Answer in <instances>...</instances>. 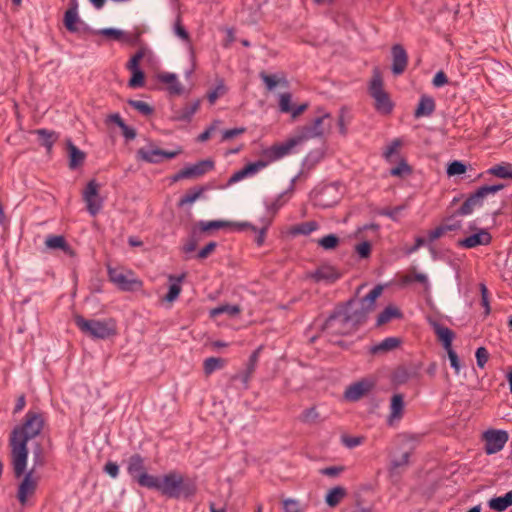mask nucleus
<instances>
[{
    "mask_svg": "<svg viewBox=\"0 0 512 512\" xmlns=\"http://www.w3.org/2000/svg\"><path fill=\"white\" fill-rule=\"evenodd\" d=\"M46 423L44 413L36 410H29L21 425L13 428L9 445L11 448V460L14 475L16 478L22 477L26 470L29 440L34 439L42 432Z\"/></svg>",
    "mask_w": 512,
    "mask_h": 512,
    "instance_id": "obj_1",
    "label": "nucleus"
},
{
    "mask_svg": "<svg viewBox=\"0 0 512 512\" xmlns=\"http://www.w3.org/2000/svg\"><path fill=\"white\" fill-rule=\"evenodd\" d=\"M356 300L349 299L335 306L332 313L321 326L322 331L329 335L347 336L358 330L367 320L366 309H354Z\"/></svg>",
    "mask_w": 512,
    "mask_h": 512,
    "instance_id": "obj_2",
    "label": "nucleus"
},
{
    "mask_svg": "<svg viewBox=\"0 0 512 512\" xmlns=\"http://www.w3.org/2000/svg\"><path fill=\"white\" fill-rule=\"evenodd\" d=\"M150 489L159 491L163 496L172 499L189 498L196 493V485L191 479L172 471L162 478L155 477L150 482Z\"/></svg>",
    "mask_w": 512,
    "mask_h": 512,
    "instance_id": "obj_3",
    "label": "nucleus"
},
{
    "mask_svg": "<svg viewBox=\"0 0 512 512\" xmlns=\"http://www.w3.org/2000/svg\"><path fill=\"white\" fill-rule=\"evenodd\" d=\"M75 324L80 331L93 339H108L117 334V326L114 319L88 320L81 315L74 317Z\"/></svg>",
    "mask_w": 512,
    "mask_h": 512,
    "instance_id": "obj_4",
    "label": "nucleus"
},
{
    "mask_svg": "<svg viewBox=\"0 0 512 512\" xmlns=\"http://www.w3.org/2000/svg\"><path fill=\"white\" fill-rule=\"evenodd\" d=\"M369 95L374 99L375 109L385 115L392 112L394 104L390 99L388 92L384 89L382 73L378 67L372 70V77L368 85Z\"/></svg>",
    "mask_w": 512,
    "mask_h": 512,
    "instance_id": "obj_5",
    "label": "nucleus"
},
{
    "mask_svg": "<svg viewBox=\"0 0 512 512\" xmlns=\"http://www.w3.org/2000/svg\"><path fill=\"white\" fill-rule=\"evenodd\" d=\"M505 187L504 184L486 185L476 190L475 193L471 194L460 206V208L454 212L451 217L454 216H467L474 212L476 208L482 207L485 198L488 195L495 194Z\"/></svg>",
    "mask_w": 512,
    "mask_h": 512,
    "instance_id": "obj_6",
    "label": "nucleus"
},
{
    "mask_svg": "<svg viewBox=\"0 0 512 512\" xmlns=\"http://www.w3.org/2000/svg\"><path fill=\"white\" fill-rule=\"evenodd\" d=\"M340 185L337 183L316 187L310 193V199L314 206L326 209L336 205L341 199Z\"/></svg>",
    "mask_w": 512,
    "mask_h": 512,
    "instance_id": "obj_7",
    "label": "nucleus"
},
{
    "mask_svg": "<svg viewBox=\"0 0 512 512\" xmlns=\"http://www.w3.org/2000/svg\"><path fill=\"white\" fill-rule=\"evenodd\" d=\"M127 472L139 486L150 489V482L154 481L156 476L150 475L146 471L144 458L135 453L127 460Z\"/></svg>",
    "mask_w": 512,
    "mask_h": 512,
    "instance_id": "obj_8",
    "label": "nucleus"
},
{
    "mask_svg": "<svg viewBox=\"0 0 512 512\" xmlns=\"http://www.w3.org/2000/svg\"><path fill=\"white\" fill-rule=\"evenodd\" d=\"M109 280L122 291H135L142 287V282L134 277L130 270L108 266Z\"/></svg>",
    "mask_w": 512,
    "mask_h": 512,
    "instance_id": "obj_9",
    "label": "nucleus"
},
{
    "mask_svg": "<svg viewBox=\"0 0 512 512\" xmlns=\"http://www.w3.org/2000/svg\"><path fill=\"white\" fill-rule=\"evenodd\" d=\"M181 153V147L175 151H165L156 147L153 143H149L148 148H140L137 150L136 158L147 163L158 164L164 159H173Z\"/></svg>",
    "mask_w": 512,
    "mask_h": 512,
    "instance_id": "obj_10",
    "label": "nucleus"
},
{
    "mask_svg": "<svg viewBox=\"0 0 512 512\" xmlns=\"http://www.w3.org/2000/svg\"><path fill=\"white\" fill-rule=\"evenodd\" d=\"M303 144L298 133L284 142L277 143L263 151V157L268 159L269 162L277 161L287 155H289L293 148Z\"/></svg>",
    "mask_w": 512,
    "mask_h": 512,
    "instance_id": "obj_11",
    "label": "nucleus"
},
{
    "mask_svg": "<svg viewBox=\"0 0 512 512\" xmlns=\"http://www.w3.org/2000/svg\"><path fill=\"white\" fill-rule=\"evenodd\" d=\"M331 119V114L329 112H325L315 118L310 124H306L302 126L298 130V135L301 140L304 142L313 139V138H321L325 134V120Z\"/></svg>",
    "mask_w": 512,
    "mask_h": 512,
    "instance_id": "obj_12",
    "label": "nucleus"
},
{
    "mask_svg": "<svg viewBox=\"0 0 512 512\" xmlns=\"http://www.w3.org/2000/svg\"><path fill=\"white\" fill-rule=\"evenodd\" d=\"M99 184L95 179L90 180L83 191V200L86 203L88 212L96 216L103 206V199L99 196Z\"/></svg>",
    "mask_w": 512,
    "mask_h": 512,
    "instance_id": "obj_13",
    "label": "nucleus"
},
{
    "mask_svg": "<svg viewBox=\"0 0 512 512\" xmlns=\"http://www.w3.org/2000/svg\"><path fill=\"white\" fill-rule=\"evenodd\" d=\"M508 433L504 430L490 429L483 433L485 452L488 455L495 454L503 449L508 441Z\"/></svg>",
    "mask_w": 512,
    "mask_h": 512,
    "instance_id": "obj_14",
    "label": "nucleus"
},
{
    "mask_svg": "<svg viewBox=\"0 0 512 512\" xmlns=\"http://www.w3.org/2000/svg\"><path fill=\"white\" fill-rule=\"evenodd\" d=\"M22 482L19 484L17 499L22 506H25L29 497H31L37 488L39 478L34 476L33 469L24 472Z\"/></svg>",
    "mask_w": 512,
    "mask_h": 512,
    "instance_id": "obj_15",
    "label": "nucleus"
},
{
    "mask_svg": "<svg viewBox=\"0 0 512 512\" xmlns=\"http://www.w3.org/2000/svg\"><path fill=\"white\" fill-rule=\"evenodd\" d=\"M491 240L492 236L486 229L476 228L473 234L458 240L457 245L461 248L472 249L478 246L489 245Z\"/></svg>",
    "mask_w": 512,
    "mask_h": 512,
    "instance_id": "obj_16",
    "label": "nucleus"
},
{
    "mask_svg": "<svg viewBox=\"0 0 512 512\" xmlns=\"http://www.w3.org/2000/svg\"><path fill=\"white\" fill-rule=\"evenodd\" d=\"M391 55V71L393 75L399 76L403 74L407 68L408 54L401 44H394L391 48Z\"/></svg>",
    "mask_w": 512,
    "mask_h": 512,
    "instance_id": "obj_17",
    "label": "nucleus"
},
{
    "mask_svg": "<svg viewBox=\"0 0 512 512\" xmlns=\"http://www.w3.org/2000/svg\"><path fill=\"white\" fill-rule=\"evenodd\" d=\"M374 384L366 379L360 380L358 382H355L351 385H349L345 392L344 397L348 401H358L360 398H362L364 395H366L370 390L373 388Z\"/></svg>",
    "mask_w": 512,
    "mask_h": 512,
    "instance_id": "obj_18",
    "label": "nucleus"
},
{
    "mask_svg": "<svg viewBox=\"0 0 512 512\" xmlns=\"http://www.w3.org/2000/svg\"><path fill=\"white\" fill-rule=\"evenodd\" d=\"M64 25L71 33L87 32L90 28L79 18L78 11L66 10Z\"/></svg>",
    "mask_w": 512,
    "mask_h": 512,
    "instance_id": "obj_19",
    "label": "nucleus"
},
{
    "mask_svg": "<svg viewBox=\"0 0 512 512\" xmlns=\"http://www.w3.org/2000/svg\"><path fill=\"white\" fill-rule=\"evenodd\" d=\"M214 168V162L210 159L201 160L193 165L184 167L185 178L193 179L198 178L206 174L208 171Z\"/></svg>",
    "mask_w": 512,
    "mask_h": 512,
    "instance_id": "obj_20",
    "label": "nucleus"
},
{
    "mask_svg": "<svg viewBox=\"0 0 512 512\" xmlns=\"http://www.w3.org/2000/svg\"><path fill=\"white\" fill-rule=\"evenodd\" d=\"M66 150L69 157V168L75 170L84 164L86 154L75 146L71 139L66 140Z\"/></svg>",
    "mask_w": 512,
    "mask_h": 512,
    "instance_id": "obj_21",
    "label": "nucleus"
},
{
    "mask_svg": "<svg viewBox=\"0 0 512 512\" xmlns=\"http://www.w3.org/2000/svg\"><path fill=\"white\" fill-rule=\"evenodd\" d=\"M199 225L201 227V231H203V232L210 231L212 229H220V228H224V227H228V226H236L239 230L251 228L253 231H256V227H254L249 222L234 223V222H228V221L214 220V221H208V222L201 221L199 223Z\"/></svg>",
    "mask_w": 512,
    "mask_h": 512,
    "instance_id": "obj_22",
    "label": "nucleus"
},
{
    "mask_svg": "<svg viewBox=\"0 0 512 512\" xmlns=\"http://www.w3.org/2000/svg\"><path fill=\"white\" fill-rule=\"evenodd\" d=\"M402 344V339L399 337H387L378 344L370 348V353L373 355L384 354L397 349Z\"/></svg>",
    "mask_w": 512,
    "mask_h": 512,
    "instance_id": "obj_23",
    "label": "nucleus"
},
{
    "mask_svg": "<svg viewBox=\"0 0 512 512\" xmlns=\"http://www.w3.org/2000/svg\"><path fill=\"white\" fill-rule=\"evenodd\" d=\"M45 245L49 249H60L69 256H74L75 252L71 246L67 243L66 239L62 235H49L45 240Z\"/></svg>",
    "mask_w": 512,
    "mask_h": 512,
    "instance_id": "obj_24",
    "label": "nucleus"
},
{
    "mask_svg": "<svg viewBox=\"0 0 512 512\" xmlns=\"http://www.w3.org/2000/svg\"><path fill=\"white\" fill-rule=\"evenodd\" d=\"M435 110V101L432 97L428 95H422L420 97L419 103L414 111V117L416 119L422 117H428L432 115Z\"/></svg>",
    "mask_w": 512,
    "mask_h": 512,
    "instance_id": "obj_25",
    "label": "nucleus"
},
{
    "mask_svg": "<svg viewBox=\"0 0 512 512\" xmlns=\"http://www.w3.org/2000/svg\"><path fill=\"white\" fill-rule=\"evenodd\" d=\"M427 321L438 336L443 348L448 352V328L441 325L439 319L435 316H427Z\"/></svg>",
    "mask_w": 512,
    "mask_h": 512,
    "instance_id": "obj_26",
    "label": "nucleus"
},
{
    "mask_svg": "<svg viewBox=\"0 0 512 512\" xmlns=\"http://www.w3.org/2000/svg\"><path fill=\"white\" fill-rule=\"evenodd\" d=\"M313 278L317 281H325L333 283L340 278V273L332 266H321L313 274Z\"/></svg>",
    "mask_w": 512,
    "mask_h": 512,
    "instance_id": "obj_27",
    "label": "nucleus"
},
{
    "mask_svg": "<svg viewBox=\"0 0 512 512\" xmlns=\"http://www.w3.org/2000/svg\"><path fill=\"white\" fill-rule=\"evenodd\" d=\"M298 177H299V175L294 177L291 180L290 187L286 191H284L283 193L279 194L277 196V198L273 202H271L269 204L268 203L266 204L267 212L271 216H274L278 212V210L287 202V199H284V197H285L286 194L292 193L294 191V185H295V182H296Z\"/></svg>",
    "mask_w": 512,
    "mask_h": 512,
    "instance_id": "obj_28",
    "label": "nucleus"
},
{
    "mask_svg": "<svg viewBox=\"0 0 512 512\" xmlns=\"http://www.w3.org/2000/svg\"><path fill=\"white\" fill-rule=\"evenodd\" d=\"M35 133L38 135L40 145L45 147L48 153H51L52 147L58 139V134L47 129H37Z\"/></svg>",
    "mask_w": 512,
    "mask_h": 512,
    "instance_id": "obj_29",
    "label": "nucleus"
},
{
    "mask_svg": "<svg viewBox=\"0 0 512 512\" xmlns=\"http://www.w3.org/2000/svg\"><path fill=\"white\" fill-rule=\"evenodd\" d=\"M161 82L168 84V90L170 94L180 95L183 93V87L177 80V76L173 73H161L158 75Z\"/></svg>",
    "mask_w": 512,
    "mask_h": 512,
    "instance_id": "obj_30",
    "label": "nucleus"
},
{
    "mask_svg": "<svg viewBox=\"0 0 512 512\" xmlns=\"http://www.w3.org/2000/svg\"><path fill=\"white\" fill-rule=\"evenodd\" d=\"M488 506L490 509L497 512L505 511L508 507L512 506V491L507 492L503 496L490 499Z\"/></svg>",
    "mask_w": 512,
    "mask_h": 512,
    "instance_id": "obj_31",
    "label": "nucleus"
},
{
    "mask_svg": "<svg viewBox=\"0 0 512 512\" xmlns=\"http://www.w3.org/2000/svg\"><path fill=\"white\" fill-rule=\"evenodd\" d=\"M404 411V397L402 394H394L391 398V405H390V415L389 420L390 422L394 419L399 420Z\"/></svg>",
    "mask_w": 512,
    "mask_h": 512,
    "instance_id": "obj_32",
    "label": "nucleus"
},
{
    "mask_svg": "<svg viewBox=\"0 0 512 512\" xmlns=\"http://www.w3.org/2000/svg\"><path fill=\"white\" fill-rule=\"evenodd\" d=\"M395 318H402V312L397 307L389 305L378 315L376 326H382Z\"/></svg>",
    "mask_w": 512,
    "mask_h": 512,
    "instance_id": "obj_33",
    "label": "nucleus"
},
{
    "mask_svg": "<svg viewBox=\"0 0 512 512\" xmlns=\"http://www.w3.org/2000/svg\"><path fill=\"white\" fill-rule=\"evenodd\" d=\"M346 495L347 491L344 487H333L328 491L325 497L326 504L329 507H336Z\"/></svg>",
    "mask_w": 512,
    "mask_h": 512,
    "instance_id": "obj_34",
    "label": "nucleus"
},
{
    "mask_svg": "<svg viewBox=\"0 0 512 512\" xmlns=\"http://www.w3.org/2000/svg\"><path fill=\"white\" fill-rule=\"evenodd\" d=\"M383 287L381 285L375 286L363 299L362 305L358 309H366L367 315L374 309L375 300L381 295Z\"/></svg>",
    "mask_w": 512,
    "mask_h": 512,
    "instance_id": "obj_35",
    "label": "nucleus"
},
{
    "mask_svg": "<svg viewBox=\"0 0 512 512\" xmlns=\"http://www.w3.org/2000/svg\"><path fill=\"white\" fill-rule=\"evenodd\" d=\"M487 174L501 179H512V165L510 163L494 165L487 170Z\"/></svg>",
    "mask_w": 512,
    "mask_h": 512,
    "instance_id": "obj_36",
    "label": "nucleus"
},
{
    "mask_svg": "<svg viewBox=\"0 0 512 512\" xmlns=\"http://www.w3.org/2000/svg\"><path fill=\"white\" fill-rule=\"evenodd\" d=\"M185 277V274H182L180 276H169L170 281H175L169 286L168 293L165 295V300L168 302H173L176 300L181 292V286L180 283L183 281Z\"/></svg>",
    "mask_w": 512,
    "mask_h": 512,
    "instance_id": "obj_37",
    "label": "nucleus"
},
{
    "mask_svg": "<svg viewBox=\"0 0 512 512\" xmlns=\"http://www.w3.org/2000/svg\"><path fill=\"white\" fill-rule=\"evenodd\" d=\"M226 360L221 357H209L204 360L203 369L205 375H211L216 370L224 368Z\"/></svg>",
    "mask_w": 512,
    "mask_h": 512,
    "instance_id": "obj_38",
    "label": "nucleus"
},
{
    "mask_svg": "<svg viewBox=\"0 0 512 512\" xmlns=\"http://www.w3.org/2000/svg\"><path fill=\"white\" fill-rule=\"evenodd\" d=\"M205 191L204 186H197L191 188L184 196H182L178 202V207H183L186 204H191L201 197Z\"/></svg>",
    "mask_w": 512,
    "mask_h": 512,
    "instance_id": "obj_39",
    "label": "nucleus"
},
{
    "mask_svg": "<svg viewBox=\"0 0 512 512\" xmlns=\"http://www.w3.org/2000/svg\"><path fill=\"white\" fill-rule=\"evenodd\" d=\"M200 106V101L196 100L191 104L186 105L176 116L179 121H190L192 116L196 113Z\"/></svg>",
    "mask_w": 512,
    "mask_h": 512,
    "instance_id": "obj_40",
    "label": "nucleus"
},
{
    "mask_svg": "<svg viewBox=\"0 0 512 512\" xmlns=\"http://www.w3.org/2000/svg\"><path fill=\"white\" fill-rule=\"evenodd\" d=\"M143 33H144V31L142 29H140L139 27H135L132 32L124 31L125 36L121 39L120 42L129 44L132 46L141 45L142 44L141 36Z\"/></svg>",
    "mask_w": 512,
    "mask_h": 512,
    "instance_id": "obj_41",
    "label": "nucleus"
},
{
    "mask_svg": "<svg viewBox=\"0 0 512 512\" xmlns=\"http://www.w3.org/2000/svg\"><path fill=\"white\" fill-rule=\"evenodd\" d=\"M226 92H227V88L224 84V81L222 79H220L217 81V85L215 86V88L207 93V99L210 104H214L216 102V100L219 97L225 95Z\"/></svg>",
    "mask_w": 512,
    "mask_h": 512,
    "instance_id": "obj_42",
    "label": "nucleus"
},
{
    "mask_svg": "<svg viewBox=\"0 0 512 512\" xmlns=\"http://www.w3.org/2000/svg\"><path fill=\"white\" fill-rule=\"evenodd\" d=\"M260 350H261V347L257 348L249 357L246 373L243 376V382L245 384L248 383L251 375L253 374V372L255 370L256 364L258 362V357H259Z\"/></svg>",
    "mask_w": 512,
    "mask_h": 512,
    "instance_id": "obj_43",
    "label": "nucleus"
},
{
    "mask_svg": "<svg viewBox=\"0 0 512 512\" xmlns=\"http://www.w3.org/2000/svg\"><path fill=\"white\" fill-rule=\"evenodd\" d=\"M318 223L316 221H308L295 226L292 229V233L295 235H309L313 231L317 230Z\"/></svg>",
    "mask_w": 512,
    "mask_h": 512,
    "instance_id": "obj_44",
    "label": "nucleus"
},
{
    "mask_svg": "<svg viewBox=\"0 0 512 512\" xmlns=\"http://www.w3.org/2000/svg\"><path fill=\"white\" fill-rule=\"evenodd\" d=\"M127 103L142 115L149 116L154 112L153 107L144 101L129 99Z\"/></svg>",
    "mask_w": 512,
    "mask_h": 512,
    "instance_id": "obj_45",
    "label": "nucleus"
},
{
    "mask_svg": "<svg viewBox=\"0 0 512 512\" xmlns=\"http://www.w3.org/2000/svg\"><path fill=\"white\" fill-rule=\"evenodd\" d=\"M146 51H147V48L145 46H141L138 49V51L127 62L126 68L128 70L140 69L139 64H140V61L144 58Z\"/></svg>",
    "mask_w": 512,
    "mask_h": 512,
    "instance_id": "obj_46",
    "label": "nucleus"
},
{
    "mask_svg": "<svg viewBox=\"0 0 512 512\" xmlns=\"http://www.w3.org/2000/svg\"><path fill=\"white\" fill-rule=\"evenodd\" d=\"M349 122H350V116H349L348 110L345 107H342L339 111L338 121H337L339 133L342 136L347 135V132H348L347 124Z\"/></svg>",
    "mask_w": 512,
    "mask_h": 512,
    "instance_id": "obj_47",
    "label": "nucleus"
},
{
    "mask_svg": "<svg viewBox=\"0 0 512 512\" xmlns=\"http://www.w3.org/2000/svg\"><path fill=\"white\" fill-rule=\"evenodd\" d=\"M318 244L325 250H332L339 244V238L334 234H329L318 240Z\"/></svg>",
    "mask_w": 512,
    "mask_h": 512,
    "instance_id": "obj_48",
    "label": "nucleus"
},
{
    "mask_svg": "<svg viewBox=\"0 0 512 512\" xmlns=\"http://www.w3.org/2000/svg\"><path fill=\"white\" fill-rule=\"evenodd\" d=\"M268 159H260L255 162H250L247 165L244 166V169L246 171L247 176L253 175L260 171L261 169L265 168L269 164Z\"/></svg>",
    "mask_w": 512,
    "mask_h": 512,
    "instance_id": "obj_49",
    "label": "nucleus"
},
{
    "mask_svg": "<svg viewBox=\"0 0 512 512\" xmlns=\"http://www.w3.org/2000/svg\"><path fill=\"white\" fill-rule=\"evenodd\" d=\"M132 76L128 82L130 88H138L144 85L145 75L141 69L130 70Z\"/></svg>",
    "mask_w": 512,
    "mask_h": 512,
    "instance_id": "obj_50",
    "label": "nucleus"
},
{
    "mask_svg": "<svg viewBox=\"0 0 512 512\" xmlns=\"http://www.w3.org/2000/svg\"><path fill=\"white\" fill-rule=\"evenodd\" d=\"M318 418H319V413L317 412L315 407H310L308 409H305L299 417L300 421L302 423H306V424L315 423Z\"/></svg>",
    "mask_w": 512,
    "mask_h": 512,
    "instance_id": "obj_51",
    "label": "nucleus"
},
{
    "mask_svg": "<svg viewBox=\"0 0 512 512\" xmlns=\"http://www.w3.org/2000/svg\"><path fill=\"white\" fill-rule=\"evenodd\" d=\"M46 463L45 455L41 445H37L33 450V472L36 468L43 467Z\"/></svg>",
    "mask_w": 512,
    "mask_h": 512,
    "instance_id": "obj_52",
    "label": "nucleus"
},
{
    "mask_svg": "<svg viewBox=\"0 0 512 512\" xmlns=\"http://www.w3.org/2000/svg\"><path fill=\"white\" fill-rule=\"evenodd\" d=\"M223 313H227L231 316H235L240 313V308L237 305H222V306L214 308L211 311L212 316L220 315Z\"/></svg>",
    "mask_w": 512,
    "mask_h": 512,
    "instance_id": "obj_53",
    "label": "nucleus"
},
{
    "mask_svg": "<svg viewBox=\"0 0 512 512\" xmlns=\"http://www.w3.org/2000/svg\"><path fill=\"white\" fill-rule=\"evenodd\" d=\"M292 95L290 93H282L279 97V110L283 113H290L293 105L291 104Z\"/></svg>",
    "mask_w": 512,
    "mask_h": 512,
    "instance_id": "obj_54",
    "label": "nucleus"
},
{
    "mask_svg": "<svg viewBox=\"0 0 512 512\" xmlns=\"http://www.w3.org/2000/svg\"><path fill=\"white\" fill-rule=\"evenodd\" d=\"M475 357H476L477 366L480 369H483L486 366L490 355H489L488 350L482 346V347L477 348V350L475 352Z\"/></svg>",
    "mask_w": 512,
    "mask_h": 512,
    "instance_id": "obj_55",
    "label": "nucleus"
},
{
    "mask_svg": "<svg viewBox=\"0 0 512 512\" xmlns=\"http://www.w3.org/2000/svg\"><path fill=\"white\" fill-rule=\"evenodd\" d=\"M100 35L110 37L115 41L120 42L121 39L125 36L124 31L116 28H104L98 31Z\"/></svg>",
    "mask_w": 512,
    "mask_h": 512,
    "instance_id": "obj_56",
    "label": "nucleus"
},
{
    "mask_svg": "<svg viewBox=\"0 0 512 512\" xmlns=\"http://www.w3.org/2000/svg\"><path fill=\"white\" fill-rule=\"evenodd\" d=\"M448 231V224L442 223L435 229L428 232V242L432 243L436 239L440 238L441 236L445 235V233Z\"/></svg>",
    "mask_w": 512,
    "mask_h": 512,
    "instance_id": "obj_57",
    "label": "nucleus"
},
{
    "mask_svg": "<svg viewBox=\"0 0 512 512\" xmlns=\"http://www.w3.org/2000/svg\"><path fill=\"white\" fill-rule=\"evenodd\" d=\"M406 208L405 205H398L394 208H384L379 211L380 215L387 216L392 220L396 221L398 219L399 214Z\"/></svg>",
    "mask_w": 512,
    "mask_h": 512,
    "instance_id": "obj_58",
    "label": "nucleus"
},
{
    "mask_svg": "<svg viewBox=\"0 0 512 512\" xmlns=\"http://www.w3.org/2000/svg\"><path fill=\"white\" fill-rule=\"evenodd\" d=\"M480 292H481V304L484 308V314L487 316L490 314V304H489V293L486 285L484 283L480 284Z\"/></svg>",
    "mask_w": 512,
    "mask_h": 512,
    "instance_id": "obj_59",
    "label": "nucleus"
},
{
    "mask_svg": "<svg viewBox=\"0 0 512 512\" xmlns=\"http://www.w3.org/2000/svg\"><path fill=\"white\" fill-rule=\"evenodd\" d=\"M467 170L468 166L461 161L455 160L450 162V176L464 174Z\"/></svg>",
    "mask_w": 512,
    "mask_h": 512,
    "instance_id": "obj_60",
    "label": "nucleus"
},
{
    "mask_svg": "<svg viewBox=\"0 0 512 512\" xmlns=\"http://www.w3.org/2000/svg\"><path fill=\"white\" fill-rule=\"evenodd\" d=\"M260 78L264 82L266 88L268 91H272L278 84V80L276 79V76L269 75L266 72L262 71L259 74Z\"/></svg>",
    "mask_w": 512,
    "mask_h": 512,
    "instance_id": "obj_61",
    "label": "nucleus"
},
{
    "mask_svg": "<svg viewBox=\"0 0 512 512\" xmlns=\"http://www.w3.org/2000/svg\"><path fill=\"white\" fill-rule=\"evenodd\" d=\"M174 32L182 40H185V41L189 40V33L187 32L185 27L182 25L180 15L177 16L176 21L174 23Z\"/></svg>",
    "mask_w": 512,
    "mask_h": 512,
    "instance_id": "obj_62",
    "label": "nucleus"
},
{
    "mask_svg": "<svg viewBox=\"0 0 512 512\" xmlns=\"http://www.w3.org/2000/svg\"><path fill=\"white\" fill-rule=\"evenodd\" d=\"M345 470L344 466H330L319 470L320 474L335 478Z\"/></svg>",
    "mask_w": 512,
    "mask_h": 512,
    "instance_id": "obj_63",
    "label": "nucleus"
},
{
    "mask_svg": "<svg viewBox=\"0 0 512 512\" xmlns=\"http://www.w3.org/2000/svg\"><path fill=\"white\" fill-rule=\"evenodd\" d=\"M198 245V238L196 237V232L193 231L191 236L184 243L182 250L185 253H190L196 250Z\"/></svg>",
    "mask_w": 512,
    "mask_h": 512,
    "instance_id": "obj_64",
    "label": "nucleus"
}]
</instances>
